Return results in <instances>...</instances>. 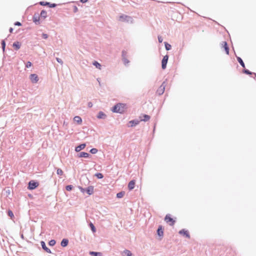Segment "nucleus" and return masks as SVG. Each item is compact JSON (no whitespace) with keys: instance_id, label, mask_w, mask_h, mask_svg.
<instances>
[{"instance_id":"1","label":"nucleus","mask_w":256,"mask_h":256,"mask_svg":"<svg viewBox=\"0 0 256 256\" xmlns=\"http://www.w3.org/2000/svg\"><path fill=\"white\" fill-rule=\"evenodd\" d=\"M119 20L122 22H126L129 24L134 23L133 18L129 16L126 14H122L119 17Z\"/></svg>"},{"instance_id":"2","label":"nucleus","mask_w":256,"mask_h":256,"mask_svg":"<svg viewBox=\"0 0 256 256\" xmlns=\"http://www.w3.org/2000/svg\"><path fill=\"white\" fill-rule=\"evenodd\" d=\"M38 185V182L34 180H31L28 183V189L29 190H34L36 189Z\"/></svg>"},{"instance_id":"3","label":"nucleus","mask_w":256,"mask_h":256,"mask_svg":"<svg viewBox=\"0 0 256 256\" xmlns=\"http://www.w3.org/2000/svg\"><path fill=\"white\" fill-rule=\"evenodd\" d=\"M164 220L170 226H173L176 222V220L172 218L170 214H167L165 216Z\"/></svg>"},{"instance_id":"4","label":"nucleus","mask_w":256,"mask_h":256,"mask_svg":"<svg viewBox=\"0 0 256 256\" xmlns=\"http://www.w3.org/2000/svg\"><path fill=\"white\" fill-rule=\"evenodd\" d=\"M168 58L169 56L168 54H166L163 57L162 60V70H165L166 68Z\"/></svg>"},{"instance_id":"5","label":"nucleus","mask_w":256,"mask_h":256,"mask_svg":"<svg viewBox=\"0 0 256 256\" xmlns=\"http://www.w3.org/2000/svg\"><path fill=\"white\" fill-rule=\"evenodd\" d=\"M40 4L41 6H48L49 8H54L56 6V4L55 3H50V2H40Z\"/></svg>"},{"instance_id":"6","label":"nucleus","mask_w":256,"mask_h":256,"mask_svg":"<svg viewBox=\"0 0 256 256\" xmlns=\"http://www.w3.org/2000/svg\"><path fill=\"white\" fill-rule=\"evenodd\" d=\"M222 48H224L226 54H230V48L228 46V42L226 41H224L221 44Z\"/></svg>"},{"instance_id":"7","label":"nucleus","mask_w":256,"mask_h":256,"mask_svg":"<svg viewBox=\"0 0 256 256\" xmlns=\"http://www.w3.org/2000/svg\"><path fill=\"white\" fill-rule=\"evenodd\" d=\"M33 22L36 24L38 25L40 24V16L38 14L35 13L32 16Z\"/></svg>"},{"instance_id":"8","label":"nucleus","mask_w":256,"mask_h":256,"mask_svg":"<svg viewBox=\"0 0 256 256\" xmlns=\"http://www.w3.org/2000/svg\"><path fill=\"white\" fill-rule=\"evenodd\" d=\"M30 79L33 84L38 82L39 80L38 76L36 74H30Z\"/></svg>"},{"instance_id":"9","label":"nucleus","mask_w":256,"mask_h":256,"mask_svg":"<svg viewBox=\"0 0 256 256\" xmlns=\"http://www.w3.org/2000/svg\"><path fill=\"white\" fill-rule=\"evenodd\" d=\"M178 234L183 236L186 238H190V234L188 231L184 228L182 229L178 232Z\"/></svg>"},{"instance_id":"10","label":"nucleus","mask_w":256,"mask_h":256,"mask_svg":"<svg viewBox=\"0 0 256 256\" xmlns=\"http://www.w3.org/2000/svg\"><path fill=\"white\" fill-rule=\"evenodd\" d=\"M78 156L80 158H90L92 156L88 152H82L78 154Z\"/></svg>"},{"instance_id":"11","label":"nucleus","mask_w":256,"mask_h":256,"mask_svg":"<svg viewBox=\"0 0 256 256\" xmlns=\"http://www.w3.org/2000/svg\"><path fill=\"white\" fill-rule=\"evenodd\" d=\"M94 187L92 186H90L84 188V192L88 195H92L94 193Z\"/></svg>"},{"instance_id":"12","label":"nucleus","mask_w":256,"mask_h":256,"mask_svg":"<svg viewBox=\"0 0 256 256\" xmlns=\"http://www.w3.org/2000/svg\"><path fill=\"white\" fill-rule=\"evenodd\" d=\"M157 235L159 237H162L164 236V228L162 225H160L156 230Z\"/></svg>"},{"instance_id":"13","label":"nucleus","mask_w":256,"mask_h":256,"mask_svg":"<svg viewBox=\"0 0 256 256\" xmlns=\"http://www.w3.org/2000/svg\"><path fill=\"white\" fill-rule=\"evenodd\" d=\"M40 245L42 248L48 254L52 253L50 250L46 246V244L44 241L42 240L40 242Z\"/></svg>"},{"instance_id":"14","label":"nucleus","mask_w":256,"mask_h":256,"mask_svg":"<svg viewBox=\"0 0 256 256\" xmlns=\"http://www.w3.org/2000/svg\"><path fill=\"white\" fill-rule=\"evenodd\" d=\"M112 111L113 112L115 113H118L120 114V105L118 104V103L114 105L112 108Z\"/></svg>"},{"instance_id":"15","label":"nucleus","mask_w":256,"mask_h":256,"mask_svg":"<svg viewBox=\"0 0 256 256\" xmlns=\"http://www.w3.org/2000/svg\"><path fill=\"white\" fill-rule=\"evenodd\" d=\"M86 146L85 143L81 144L75 148V151L76 152H80L81 150H84Z\"/></svg>"},{"instance_id":"16","label":"nucleus","mask_w":256,"mask_h":256,"mask_svg":"<svg viewBox=\"0 0 256 256\" xmlns=\"http://www.w3.org/2000/svg\"><path fill=\"white\" fill-rule=\"evenodd\" d=\"M120 105V114H123L127 108L126 104L124 103H118Z\"/></svg>"},{"instance_id":"17","label":"nucleus","mask_w":256,"mask_h":256,"mask_svg":"<svg viewBox=\"0 0 256 256\" xmlns=\"http://www.w3.org/2000/svg\"><path fill=\"white\" fill-rule=\"evenodd\" d=\"M136 180H131L128 184V188L129 190H132L135 186Z\"/></svg>"},{"instance_id":"18","label":"nucleus","mask_w":256,"mask_h":256,"mask_svg":"<svg viewBox=\"0 0 256 256\" xmlns=\"http://www.w3.org/2000/svg\"><path fill=\"white\" fill-rule=\"evenodd\" d=\"M96 118L98 119H105L106 118V115L102 111H100L97 116Z\"/></svg>"},{"instance_id":"19","label":"nucleus","mask_w":256,"mask_h":256,"mask_svg":"<svg viewBox=\"0 0 256 256\" xmlns=\"http://www.w3.org/2000/svg\"><path fill=\"white\" fill-rule=\"evenodd\" d=\"M140 120H133L129 122V124H130L128 126L129 127H134L138 125L140 123Z\"/></svg>"},{"instance_id":"20","label":"nucleus","mask_w":256,"mask_h":256,"mask_svg":"<svg viewBox=\"0 0 256 256\" xmlns=\"http://www.w3.org/2000/svg\"><path fill=\"white\" fill-rule=\"evenodd\" d=\"M140 118H141L140 121H143L144 122L148 121L150 118V116L146 114H142Z\"/></svg>"},{"instance_id":"21","label":"nucleus","mask_w":256,"mask_h":256,"mask_svg":"<svg viewBox=\"0 0 256 256\" xmlns=\"http://www.w3.org/2000/svg\"><path fill=\"white\" fill-rule=\"evenodd\" d=\"M21 46V43L18 41L14 42L12 44V46L14 48L15 50H18Z\"/></svg>"},{"instance_id":"22","label":"nucleus","mask_w":256,"mask_h":256,"mask_svg":"<svg viewBox=\"0 0 256 256\" xmlns=\"http://www.w3.org/2000/svg\"><path fill=\"white\" fill-rule=\"evenodd\" d=\"M68 244V238H63L60 242V246L62 247H66Z\"/></svg>"},{"instance_id":"23","label":"nucleus","mask_w":256,"mask_h":256,"mask_svg":"<svg viewBox=\"0 0 256 256\" xmlns=\"http://www.w3.org/2000/svg\"><path fill=\"white\" fill-rule=\"evenodd\" d=\"M89 254L91 256H102V252L94 251H90Z\"/></svg>"},{"instance_id":"24","label":"nucleus","mask_w":256,"mask_h":256,"mask_svg":"<svg viewBox=\"0 0 256 256\" xmlns=\"http://www.w3.org/2000/svg\"><path fill=\"white\" fill-rule=\"evenodd\" d=\"M74 120L78 124H80L82 122V119L80 116H75L74 118Z\"/></svg>"},{"instance_id":"25","label":"nucleus","mask_w":256,"mask_h":256,"mask_svg":"<svg viewBox=\"0 0 256 256\" xmlns=\"http://www.w3.org/2000/svg\"><path fill=\"white\" fill-rule=\"evenodd\" d=\"M236 58L238 62H239L240 65L243 68H245V64H244V61L242 60V58H240V56H236Z\"/></svg>"},{"instance_id":"26","label":"nucleus","mask_w":256,"mask_h":256,"mask_svg":"<svg viewBox=\"0 0 256 256\" xmlns=\"http://www.w3.org/2000/svg\"><path fill=\"white\" fill-rule=\"evenodd\" d=\"M40 16L42 18L45 19L46 18H47V12L44 10H42Z\"/></svg>"},{"instance_id":"27","label":"nucleus","mask_w":256,"mask_h":256,"mask_svg":"<svg viewBox=\"0 0 256 256\" xmlns=\"http://www.w3.org/2000/svg\"><path fill=\"white\" fill-rule=\"evenodd\" d=\"M164 88H163L162 87L160 86L156 90V94L159 96H161L164 94Z\"/></svg>"},{"instance_id":"28","label":"nucleus","mask_w":256,"mask_h":256,"mask_svg":"<svg viewBox=\"0 0 256 256\" xmlns=\"http://www.w3.org/2000/svg\"><path fill=\"white\" fill-rule=\"evenodd\" d=\"M123 256H132V252L128 250H124L122 252Z\"/></svg>"},{"instance_id":"29","label":"nucleus","mask_w":256,"mask_h":256,"mask_svg":"<svg viewBox=\"0 0 256 256\" xmlns=\"http://www.w3.org/2000/svg\"><path fill=\"white\" fill-rule=\"evenodd\" d=\"M89 226L93 233H94L96 232V228L92 222H90L89 224Z\"/></svg>"},{"instance_id":"30","label":"nucleus","mask_w":256,"mask_h":256,"mask_svg":"<svg viewBox=\"0 0 256 256\" xmlns=\"http://www.w3.org/2000/svg\"><path fill=\"white\" fill-rule=\"evenodd\" d=\"M92 64L94 66H95L97 68H98L100 70L101 69L102 65L97 61L94 60Z\"/></svg>"},{"instance_id":"31","label":"nucleus","mask_w":256,"mask_h":256,"mask_svg":"<svg viewBox=\"0 0 256 256\" xmlns=\"http://www.w3.org/2000/svg\"><path fill=\"white\" fill-rule=\"evenodd\" d=\"M94 176L98 179H102L104 177V174L100 172L96 173Z\"/></svg>"},{"instance_id":"32","label":"nucleus","mask_w":256,"mask_h":256,"mask_svg":"<svg viewBox=\"0 0 256 256\" xmlns=\"http://www.w3.org/2000/svg\"><path fill=\"white\" fill-rule=\"evenodd\" d=\"M242 72L244 74H248V75H252V74H254V72H252L250 70H248L246 69L245 68H244Z\"/></svg>"},{"instance_id":"33","label":"nucleus","mask_w":256,"mask_h":256,"mask_svg":"<svg viewBox=\"0 0 256 256\" xmlns=\"http://www.w3.org/2000/svg\"><path fill=\"white\" fill-rule=\"evenodd\" d=\"M164 44L165 46V48L166 50H170L171 49L172 46L168 42H164Z\"/></svg>"},{"instance_id":"34","label":"nucleus","mask_w":256,"mask_h":256,"mask_svg":"<svg viewBox=\"0 0 256 256\" xmlns=\"http://www.w3.org/2000/svg\"><path fill=\"white\" fill-rule=\"evenodd\" d=\"M1 44H2V50L3 52H4V50H5V48H6V43L5 42V40H2Z\"/></svg>"},{"instance_id":"35","label":"nucleus","mask_w":256,"mask_h":256,"mask_svg":"<svg viewBox=\"0 0 256 256\" xmlns=\"http://www.w3.org/2000/svg\"><path fill=\"white\" fill-rule=\"evenodd\" d=\"M56 174L58 175L62 176L64 174V172L60 168H56Z\"/></svg>"},{"instance_id":"36","label":"nucleus","mask_w":256,"mask_h":256,"mask_svg":"<svg viewBox=\"0 0 256 256\" xmlns=\"http://www.w3.org/2000/svg\"><path fill=\"white\" fill-rule=\"evenodd\" d=\"M124 192H122V191L120 192L117 193L116 198H122L124 196Z\"/></svg>"},{"instance_id":"37","label":"nucleus","mask_w":256,"mask_h":256,"mask_svg":"<svg viewBox=\"0 0 256 256\" xmlns=\"http://www.w3.org/2000/svg\"><path fill=\"white\" fill-rule=\"evenodd\" d=\"M7 214L8 216H10V218H12L14 217V214H13V212L10 210H8L7 212Z\"/></svg>"},{"instance_id":"38","label":"nucleus","mask_w":256,"mask_h":256,"mask_svg":"<svg viewBox=\"0 0 256 256\" xmlns=\"http://www.w3.org/2000/svg\"><path fill=\"white\" fill-rule=\"evenodd\" d=\"M73 188H74V186L72 185H71V184L67 185L66 186V190L67 191L70 192L72 190Z\"/></svg>"},{"instance_id":"39","label":"nucleus","mask_w":256,"mask_h":256,"mask_svg":"<svg viewBox=\"0 0 256 256\" xmlns=\"http://www.w3.org/2000/svg\"><path fill=\"white\" fill-rule=\"evenodd\" d=\"M56 244V241L54 240H51L48 242V244L50 246H54Z\"/></svg>"},{"instance_id":"40","label":"nucleus","mask_w":256,"mask_h":256,"mask_svg":"<svg viewBox=\"0 0 256 256\" xmlns=\"http://www.w3.org/2000/svg\"><path fill=\"white\" fill-rule=\"evenodd\" d=\"M98 150L96 148H92L90 150V152L92 154H96L97 153Z\"/></svg>"},{"instance_id":"41","label":"nucleus","mask_w":256,"mask_h":256,"mask_svg":"<svg viewBox=\"0 0 256 256\" xmlns=\"http://www.w3.org/2000/svg\"><path fill=\"white\" fill-rule=\"evenodd\" d=\"M126 54H127V52L124 50H122V58H126Z\"/></svg>"},{"instance_id":"42","label":"nucleus","mask_w":256,"mask_h":256,"mask_svg":"<svg viewBox=\"0 0 256 256\" xmlns=\"http://www.w3.org/2000/svg\"><path fill=\"white\" fill-rule=\"evenodd\" d=\"M32 63L30 62V61H28L26 63V65H25V66L26 68H30V67H31L32 66Z\"/></svg>"},{"instance_id":"43","label":"nucleus","mask_w":256,"mask_h":256,"mask_svg":"<svg viewBox=\"0 0 256 256\" xmlns=\"http://www.w3.org/2000/svg\"><path fill=\"white\" fill-rule=\"evenodd\" d=\"M122 60L125 66H126L127 64H128L130 62L129 60L126 58H122Z\"/></svg>"},{"instance_id":"44","label":"nucleus","mask_w":256,"mask_h":256,"mask_svg":"<svg viewBox=\"0 0 256 256\" xmlns=\"http://www.w3.org/2000/svg\"><path fill=\"white\" fill-rule=\"evenodd\" d=\"M166 80H167L166 79L164 81L162 82V84L160 85V86L162 87L163 88H164L165 89V88L166 86Z\"/></svg>"},{"instance_id":"45","label":"nucleus","mask_w":256,"mask_h":256,"mask_svg":"<svg viewBox=\"0 0 256 256\" xmlns=\"http://www.w3.org/2000/svg\"><path fill=\"white\" fill-rule=\"evenodd\" d=\"M42 38L46 40L48 38V36L46 34L42 33Z\"/></svg>"},{"instance_id":"46","label":"nucleus","mask_w":256,"mask_h":256,"mask_svg":"<svg viewBox=\"0 0 256 256\" xmlns=\"http://www.w3.org/2000/svg\"><path fill=\"white\" fill-rule=\"evenodd\" d=\"M78 12V8L76 6H73V12L76 13Z\"/></svg>"},{"instance_id":"47","label":"nucleus","mask_w":256,"mask_h":256,"mask_svg":"<svg viewBox=\"0 0 256 256\" xmlns=\"http://www.w3.org/2000/svg\"><path fill=\"white\" fill-rule=\"evenodd\" d=\"M158 41L160 43H162L163 41V38L162 36H158Z\"/></svg>"},{"instance_id":"48","label":"nucleus","mask_w":256,"mask_h":256,"mask_svg":"<svg viewBox=\"0 0 256 256\" xmlns=\"http://www.w3.org/2000/svg\"><path fill=\"white\" fill-rule=\"evenodd\" d=\"M56 61H57L58 63L60 64H63V61L62 60L61 58H56Z\"/></svg>"},{"instance_id":"49","label":"nucleus","mask_w":256,"mask_h":256,"mask_svg":"<svg viewBox=\"0 0 256 256\" xmlns=\"http://www.w3.org/2000/svg\"><path fill=\"white\" fill-rule=\"evenodd\" d=\"M14 25L16 26H22V24L20 22H16L14 23Z\"/></svg>"},{"instance_id":"50","label":"nucleus","mask_w":256,"mask_h":256,"mask_svg":"<svg viewBox=\"0 0 256 256\" xmlns=\"http://www.w3.org/2000/svg\"><path fill=\"white\" fill-rule=\"evenodd\" d=\"M78 188H79V190H80V192L82 193H84V188H83L82 186H78Z\"/></svg>"},{"instance_id":"51","label":"nucleus","mask_w":256,"mask_h":256,"mask_svg":"<svg viewBox=\"0 0 256 256\" xmlns=\"http://www.w3.org/2000/svg\"><path fill=\"white\" fill-rule=\"evenodd\" d=\"M93 106V104L92 102H88V108H92Z\"/></svg>"},{"instance_id":"52","label":"nucleus","mask_w":256,"mask_h":256,"mask_svg":"<svg viewBox=\"0 0 256 256\" xmlns=\"http://www.w3.org/2000/svg\"><path fill=\"white\" fill-rule=\"evenodd\" d=\"M88 1V0H80V2L82 3V4H85Z\"/></svg>"},{"instance_id":"53","label":"nucleus","mask_w":256,"mask_h":256,"mask_svg":"<svg viewBox=\"0 0 256 256\" xmlns=\"http://www.w3.org/2000/svg\"><path fill=\"white\" fill-rule=\"evenodd\" d=\"M14 29L12 28H10L9 29V32L10 33H12L13 32Z\"/></svg>"},{"instance_id":"54","label":"nucleus","mask_w":256,"mask_h":256,"mask_svg":"<svg viewBox=\"0 0 256 256\" xmlns=\"http://www.w3.org/2000/svg\"><path fill=\"white\" fill-rule=\"evenodd\" d=\"M155 129H156V124L154 125V126L153 132H154Z\"/></svg>"},{"instance_id":"55","label":"nucleus","mask_w":256,"mask_h":256,"mask_svg":"<svg viewBox=\"0 0 256 256\" xmlns=\"http://www.w3.org/2000/svg\"><path fill=\"white\" fill-rule=\"evenodd\" d=\"M20 237H21V238H24V236L23 234H22L20 235Z\"/></svg>"},{"instance_id":"56","label":"nucleus","mask_w":256,"mask_h":256,"mask_svg":"<svg viewBox=\"0 0 256 256\" xmlns=\"http://www.w3.org/2000/svg\"><path fill=\"white\" fill-rule=\"evenodd\" d=\"M97 80H98V82L99 84H100V81H99V80H98V79H97Z\"/></svg>"},{"instance_id":"57","label":"nucleus","mask_w":256,"mask_h":256,"mask_svg":"<svg viewBox=\"0 0 256 256\" xmlns=\"http://www.w3.org/2000/svg\"><path fill=\"white\" fill-rule=\"evenodd\" d=\"M254 74L255 76V77L256 78V73L254 72Z\"/></svg>"}]
</instances>
